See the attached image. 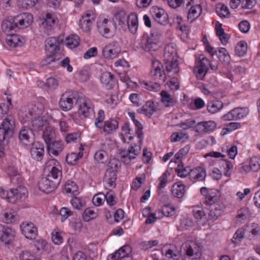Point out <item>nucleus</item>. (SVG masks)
I'll list each match as a JSON object with an SVG mask.
<instances>
[{
	"label": "nucleus",
	"mask_w": 260,
	"mask_h": 260,
	"mask_svg": "<svg viewBox=\"0 0 260 260\" xmlns=\"http://www.w3.org/2000/svg\"><path fill=\"white\" fill-rule=\"evenodd\" d=\"M2 219L6 223H12L18 220L19 216L12 209H6L2 214Z\"/></svg>",
	"instance_id": "obj_25"
},
{
	"label": "nucleus",
	"mask_w": 260,
	"mask_h": 260,
	"mask_svg": "<svg viewBox=\"0 0 260 260\" xmlns=\"http://www.w3.org/2000/svg\"><path fill=\"white\" fill-rule=\"evenodd\" d=\"M63 38L61 37L58 38L51 37L47 39L45 41L46 50L50 53H55L60 49V46L63 43Z\"/></svg>",
	"instance_id": "obj_15"
},
{
	"label": "nucleus",
	"mask_w": 260,
	"mask_h": 260,
	"mask_svg": "<svg viewBox=\"0 0 260 260\" xmlns=\"http://www.w3.org/2000/svg\"><path fill=\"white\" fill-rule=\"evenodd\" d=\"M150 73L154 80L164 82L165 81V75L164 74L163 71L161 70L151 71Z\"/></svg>",
	"instance_id": "obj_56"
},
{
	"label": "nucleus",
	"mask_w": 260,
	"mask_h": 260,
	"mask_svg": "<svg viewBox=\"0 0 260 260\" xmlns=\"http://www.w3.org/2000/svg\"><path fill=\"white\" fill-rule=\"evenodd\" d=\"M82 155L83 153L81 151L78 153L74 152L71 153L66 156V161L69 165H74Z\"/></svg>",
	"instance_id": "obj_46"
},
{
	"label": "nucleus",
	"mask_w": 260,
	"mask_h": 260,
	"mask_svg": "<svg viewBox=\"0 0 260 260\" xmlns=\"http://www.w3.org/2000/svg\"><path fill=\"white\" fill-rule=\"evenodd\" d=\"M219 60L222 63H228L231 59L230 54L224 48H219L216 53Z\"/></svg>",
	"instance_id": "obj_42"
},
{
	"label": "nucleus",
	"mask_w": 260,
	"mask_h": 260,
	"mask_svg": "<svg viewBox=\"0 0 260 260\" xmlns=\"http://www.w3.org/2000/svg\"><path fill=\"white\" fill-rule=\"evenodd\" d=\"M201 12V9L200 6L196 5L191 7L188 13V18L192 19H195L199 17Z\"/></svg>",
	"instance_id": "obj_50"
},
{
	"label": "nucleus",
	"mask_w": 260,
	"mask_h": 260,
	"mask_svg": "<svg viewBox=\"0 0 260 260\" xmlns=\"http://www.w3.org/2000/svg\"><path fill=\"white\" fill-rule=\"evenodd\" d=\"M42 0H20L22 7L25 9L34 7Z\"/></svg>",
	"instance_id": "obj_59"
},
{
	"label": "nucleus",
	"mask_w": 260,
	"mask_h": 260,
	"mask_svg": "<svg viewBox=\"0 0 260 260\" xmlns=\"http://www.w3.org/2000/svg\"><path fill=\"white\" fill-rule=\"evenodd\" d=\"M175 171L177 173L178 176L184 178L187 176L189 177L191 169L188 166L184 167L182 162H180L177 167L175 169Z\"/></svg>",
	"instance_id": "obj_41"
},
{
	"label": "nucleus",
	"mask_w": 260,
	"mask_h": 260,
	"mask_svg": "<svg viewBox=\"0 0 260 260\" xmlns=\"http://www.w3.org/2000/svg\"><path fill=\"white\" fill-rule=\"evenodd\" d=\"M71 203L74 208L78 210L84 206V202L82 201L80 198L75 196L71 200Z\"/></svg>",
	"instance_id": "obj_61"
},
{
	"label": "nucleus",
	"mask_w": 260,
	"mask_h": 260,
	"mask_svg": "<svg viewBox=\"0 0 260 260\" xmlns=\"http://www.w3.org/2000/svg\"><path fill=\"white\" fill-rule=\"evenodd\" d=\"M28 109V113L25 114V117H27V119L31 117L41 116L44 110L42 105L40 104L30 105Z\"/></svg>",
	"instance_id": "obj_34"
},
{
	"label": "nucleus",
	"mask_w": 260,
	"mask_h": 260,
	"mask_svg": "<svg viewBox=\"0 0 260 260\" xmlns=\"http://www.w3.org/2000/svg\"><path fill=\"white\" fill-rule=\"evenodd\" d=\"M126 23L129 30L135 34L138 27V16L135 13H131L126 17Z\"/></svg>",
	"instance_id": "obj_31"
},
{
	"label": "nucleus",
	"mask_w": 260,
	"mask_h": 260,
	"mask_svg": "<svg viewBox=\"0 0 260 260\" xmlns=\"http://www.w3.org/2000/svg\"><path fill=\"white\" fill-rule=\"evenodd\" d=\"M31 120V126L34 131H39L42 129L43 127L46 126L48 123L46 119H44L42 117H31L29 119L27 117H24V122H29Z\"/></svg>",
	"instance_id": "obj_19"
},
{
	"label": "nucleus",
	"mask_w": 260,
	"mask_h": 260,
	"mask_svg": "<svg viewBox=\"0 0 260 260\" xmlns=\"http://www.w3.org/2000/svg\"><path fill=\"white\" fill-rule=\"evenodd\" d=\"M43 133V138L46 144L53 141L55 137V132L53 128L47 124L45 127Z\"/></svg>",
	"instance_id": "obj_39"
},
{
	"label": "nucleus",
	"mask_w": 260,
	"mask_h": 260,
	"mask_svg": "<svg viewBox=\"0 0 260 260\" xmlns=\"http://www.w3.org/2000/svg\"><path fill=\"white\" fill-rule=\"evenodd\" d=\"M90 14H87L83 16L80 20V26L84 32H88L90 30L94 19L93 17L90 18Z\"/></svg>",
	"instance_id": "obj_33"
},
{
	"label": "nucleus",
	"mask_w": 260,
	"mask_h": 260,
	"mask_svg": "<svg viewBox=\"0 0 260 260\" xmlns=\"http://www.w3.org/2000/svg\"><path fill=\"white\" fill-rule=\"evenodd\" d=\"M157 109V103L149 101H147L145 105L141 108L138 109L137 111L139 113L143 114L150 117Z\"/></svg>",
	"instance_id": "obj_24"
},
{
	"label": "nucleus",
	"mask_w": 260,
	"mask_h": 260,
	"mask_svg": "<svg viewBox=\"0 0 260 260\" xmlns=\"http://www.w3.org/2000/svg\"><path fill=\"white\" fill-rule=\"evenodd\" d=\"M185 253L183 260H199L201 253L200 247L193 242L186 243L184 245Z\"/></svg>",
	"instance_id": "obj_6"
},
{
	"label": "nucleus",
	"mask_w": 260,
	"mask_h": 260,
	"mask_svg": "<svg viewBox=\"0 0 260 260\" xmlns=\"http://www.w3.org/2000/svg\"><path fill=\"white\" fill-rule=\"evenodd\" d=\"M78 188L77 185L74 182L68 180L66 183L64 190L67 193L76 196L78 192Z\"/></svg>",
	"instance_id": "obj_45"
},
{
	"label": "nucleus",
	"mask_w": 260,
	"mask_h": 260,
	"mask_svg": "<svg viewBox=\"0 0 260 260\" xmlns=\"http://www.w3.org/2000/svg\"><path fill=\"white\" fill-rule=\"evenodd\" d=\"M58 21V18L54 14L47 12L43 16L40 27L45 33L48 34L49 31L52 30L57 25Z\"/></svg>",
	"instance_id": "obj_7"
},
{
	"label": "nucleus",
	"mask_w": 260,
	"mask_h": 260,
	"mask_svg": "<svg viewBox=\"0 0 260 260\" xmlns=\"http://www.w3.org/2000/svg\"><path fill=\"white\" fill-rule=\"evenodd\" d=\"M208 71L204 68L196 66L194 70V72L199 79L202 80L205 77Z\"/></svg>",
	"instance_id": "obj_64"
},
{
	"label": "nucleus",
	"mask_w": 260,
	"mask_h": 260,
	"mask_svg": "<svg viewBox=\"0 0 260 260\" xmlns=\"http://www.w3.org/2000/svg\"><path fill=\"white\" fill-rule=\"evenodd\" d=\"M61 178L51 177L47 175L46 177H41L38 181V187L40 190L48 193L52 192L60 184Z\"/></svg>",
	"instance_id": "obj_4"
},
{
	"label": "nucleus",
	"mask_w": 260,
	"mask_h": 260,
	"mask_svg": "<svg viewBox=\"0 0 260 260\" xmlns=\"http://www.w3.org/2000/svg\"><path fill=\"white\" fill-rule=\"evenodd\" d=\"M80 138V134L79 133H72L66 136L65 140L67 143H75L79 141Z\"/></svg>",
	"instance_id": "obj_54"
},
{
	"label": "nucleus",
	"mask_w": 260,
	"mask_h": 260,
	"mask_svg": "<svg viewBox=\"0 0 260 260\" xmlns=\"http://www.w3.org/2000/svg\"><path fill=\"white\" fill-rule=\"evenodd\" d=\"M27 189L24 186H19L16 188L11 189L7 192V200L11 203H15L18 200L26 197Z\"/></svg>",
	"instance_id": "obj_8"
},
{
	"label": "nucleus",
	"mask_w": 260,
	"mask_h": 260,
	"mask_svg": "<svg viewBox=\"0 0 260 260\" xmlns=\"http://www.w3.org/2000/svg\"><path fill=\"white\" fill-rule=\"evenodd\" d=\"M244 234L245 230L244 229L240 228L238 229L231 240L232 242L236 244L238 242L241 241L244 237Z\"/></svg>",
	"instance_id": "obj_55"
},
{
	"label": "nucleus",
	"mask_w": 260,
	"mask_h": 260,
	"mask_svg": "<svg viewBox=\"0 0 260 260\" xmlns=\"http://www.w3.org/2000/svg\"><path fill=\"white\" fill-rule=\"evenodd\" d=\"M33 16L29 13L20 14L15 17V21L20 28H26L30 26L33 22Z\"/></svg>",
	"instance_id": "obj_16"
},
{
	"label": "nucleus",
	"mask_w": 260,
	"mask_h": 260,
	"mask_svg": "<svg viewBox=\"0 0 260 260\" xmlns=\"http://www.w3.org/2000/svg\"><path fill=\"white\" fill-rule=\"evenodd\" d=\"M161 96V102L166 107H170L176 104V100L173 95L168 92L162 90L160 93Z\"/></svg>",
	"instance_id": "obj_30"
},
{
	"label": "nucleus",
	"mask_w": 260,
	"mask_h": 260,
	"mask_svg": "<svg viewBox=\"0 0 260 260\" xmlns=\"http://www.w3.org/2000/svg\"><path fill=\"white\" fill-rule=\"evenodd\" d=\"M141 84L144 88L151 91L156 92L160 89V85L157 82L143 81Z\"/></svg>",
	"instance_id": "obj_49"
},
{
	"label": "nucleus",
	"mask_w": 260,
	"mask_h": 260,
	"mask_svg": "<svg viewBox=\"0 0 260 260\" xmlns=\"http://www.w3.org/2000/svg\"><path fill=\"white\" fill-rule=\"evenodd\" d=\"M238 109L236 108L223 116V119L225 120H238Z\"/></svg>",
	"instance_id": "obj_57"
},
{
	"label": "nucleus",
	"mask_w": 260,
	"mask_h": 260,
	"mask_svg": "<svg viewBox=\"0 0 260 260\" xmlns=\"http://www.w3.org/2000/svg\"><path fill=\"white\" fill-rule=\"evenodd\" d=\"M224 206L223 204H218L217 206L213 207L209 213L208 220L214 221L221 215Z\"/></svg>",
	"instance_id": "obj_35"
},
{
	"label": "nucleus",
	"mask_w": 260,
	"mask_h": 260,
	"mask_svg": "<svg viewBox=\"0 0 260 260\" xmlns=\"http://www.w3.org/2000/svg\"><path fill=\"white\" fill-rule=\"evenodd\" d=\"M132 120L137 127L136 134L137 135L138 137L140 139L139 143L140 145H141L142 143V139L143 138V133L142 131L143 129V126L139 121L134 118V115L132 117Z\"/></svg>",
	"instance_id": "obj_51"
},
{
	"label": "nucleus",
	"mask_w": 260,
	"mask_h": 260,
	"mask_svg": "<svg viewBox=\"0 0 260 260\" xmlns=\"http://www.w3.org/2000/svg\"><path fill=\"white\" fill-rule=\"evenodd\" d=\"M14 20L15 17H8L3 21L2 28L8 35L11 34V32L13 30L16 31L18 28V24Z\"/></svg>",
	"instance_id": "obj_22"
},
{
	"label": "nucleus",
	"mask_w": 260,
	"mask_h": 260,
	"mask_svg": "<svg viewBox=\"0 0 260 260\" xmlns=\"http://www.w3.org/2000/svg\"><path fill=\"white\" fill-rule=\"evenodd\" d=\"M34 138L32 130L25 126H23L19 131V139L21 143L27 145L30 142V140Z\"/></svg>",
	"instance_id": "obj_18"
},
{
	"label": "nucleus",
	"mask_w": 260,
	"mask_h": 260,
	"mask_svg": "<svg viewBox=\"0 0 260 260\" xmlns=\"http://www.w3.org/2000/svg\"><path fill=\"white\" fill-rule=\"evenodd\" d=\"M107 19H105L98 23V30L100 33L106 38H110L113 36V32L110 29V24Z\"/></svg>",
	"instance_id": "obj_32"
},
{
	"label": "nucleus",
	"mask_w": 260,
	"mask_h": 260,
	"mask_svg": "<svg viewBox=\"0 0 260 260\" xmlns=\"http://www.w3.org/2000/svg\"><path fill=\"white\" fill-rule=\"evenodd\" d=\"M79 38L77 35H71L69 37L66 38V45L70 48H75L79 45Z\"/></svg>",
	"instance_id": "obj_44"
},
{
	"label": "nucleus",
	"mask_w": 260,
	"mask_h": 260,
	"mask_svg": "<svg viewBox=\"0 0 260 260\" xmlns=\"http://www.w3.org/2000/svg\"><path fill=\"white\" fill-rule=\"evenodd\" d=\"M14 127L15 123L13 119L9 117L4 119L0 125V149L3 148L2 143L12 136Z\"/></svg>",
	"instance_id": "obj_5"
},
{
	"label": "nucleus",
	"mask_w": 260,
	"mask_h": 260,
	"mask_svg": "<svg viewBox=\"0 0 260 260\" xmlns=\"http://www.w3.org/2000/svg\"><path fill=\"white\" fill-rule=\"evenodd\" d=\"M185 192V186L180 182L175 183L172 186V194L176 198H181L184 196Z\"/></svg>",
	"instance_id": "obj_38"
},
{
	"label": "nucleus",
	"mask_w": 260,
	"mask_h": 260,
	"mask_svg": "<svg viewBox=\"0 0 260 260\" xmlns=\"http://www.w3.org/2000/svg\"><path fill=\"white\" fill-rule=\"evenodd\" d=\"M216 12L217 14L221 17H225L229 14L228 7L224 5H219L217 7Z\"/></svg>",
	"instance_id": "obj_63"
},
{
	"label": "nucleus",
	"mask_w": 260,
	"mask_h": 260,
	"mask_svg": "<svg viewBox=\"0 0 260 260\" xmlns=\"http://www.w3.org/2000/svg\"><path fill=\"white\" fill-rule=\"evenodd\" d=\"M44 171L48 172L51 177H55L57 178H61V167L55 159H51L46 162L44 167Z\"/></svg>",
	"instance_id": "obj_9"
},
{
	"label": "nucleus",
	"mask_w": 260,
	"mask_h": 260,
	"mask_svg": "<svg viewBox=\"0 0 260 260\" xmlns=\"http://www.w3.org/2000/svg\"><path fill=\"white\" fill-rule=\"evenodd\" d=\"M162 214L167 217L173 216L175 213V208L169 205H165L162 207L161 211Z\"/></svg>",
	"instance_id": "obj_60"
},
{
	"label": "nucleus",
	"mask_w": 260,
	"mask_h": 260,
	"mask_svg": "<svg viewBox=\"0 0 260 260\" xmlns=\"http://www.w3.org/2000/svg\"><path fill=\"white\" fill-rule=\"evenodd\" d=\"M118 127V122L113 119H109L104 122L103 131L106 134H110L115 131Z\"/></svg>",
	"instance_id": "obj_37"
},
{
	"label": "nucleus",
	"mask_w": 260,
	"mask_h": 260,
	"mask_svg": "<svg viewBox=\"0 0 260 260\" xmlns=\"http://www.w3.org/2000/svg\"><path fill=\"white\" fill-rule=\"evenodd\" d=\"M80 95L76 91L70 90L64 92L61 96L59 105L61 110L67 111L71 109L75 103H78Z\"/></svg>",
	"instance_id": "obj_3"
},
{
	"label": "nucleus",
	"mask_w": 260,
	"mask_h": 260,
	"mask_svg": "<svg viewBox=\"0 0 260 260\" xmlns=\"http://www.w3.org/2000/svg\"><path fill=\"white\" fill-rule=\"evenodd\" d=\"M132 252V248L129 245H125L121 247L117 251L111 255L113 260H133L128 255Z\"/></svg>",
	"instance_id": "obj_17"
},
{
	"label": "nucleus",
	"mask_w": 260,
	"mask_h": 260,
	"mask_svg": "<svg viewBox=\"0 0 260 260\" xmlns=\"http://www.w3.org/2000/svg\"><path fill=\"white\" fill-rule=\"evenodd\" d=\"M7 44L13 47L21 46L24 43L23 38L18 35L13 34L12 32L8 35L6 38Z\"/></svg>",
	"instance_id": "obj_28"
},
{
	"label": "nucleus",
	"mask_w": 260,
	"mask_h": 260,
	"mask_svg": "<svg viewBox=\"0 0 260 260\" xmlns=\"http://www.w3.org/2000/svg\"><path fill=\"white\" fill-rule=\"evenodd\" d=\"M46 145L49 153L55 156L58 155L63 149V144L60 141H52Z\"/></svg>",
	"instance_id": "obj_26"
},
{
	"label": "nucleus",
	"mask_w": 260,
	"mask_h": 260,
	"mask_svg": "<svg viewBox=\"0 0 260 260\" xmlns=\"http://www.w3.org/2000/svg\"><path fill=\"white\" fill-rule=\"evenodd\" d=\"M59 214L61 216V221L63 222L69 216L72 215V212L67 207H62L60 209Z\"/></svg>",
	"instance_id": "obj_62"
},
{
	"label": "nucleus",
	"mask_w": 260,
	"mask_h": 260,
	"mask_svg": "<svg viewBox=\"0 0 260 260\" xmlns=\"http://www.w3.org/2000/svg\"><path fill=\"white\" fill-rule=\"evenodd\" d=\"M216 127V124L213 121L200 122L196 126L195 131L199 134H204L214 130Z\"/></svg>",
	"instance_id": "obj_20"
},
{
	"label": "nucleus",
	"mask_w": 260,
	"mask_h": 260,
	"mask_svg": "<svg viewBox=\"0 0 260 260\" xmlns=\"http://www.w3.org/2000/svg\"><path fill=\"white\" fill-rule=\"evenodd\" d=\"M120 161L116 158L111 159L107 165L106 170L117 171V169L120 167Z\"/></svg>",
	"instance_id": "obj_52"
},
{
	"label": "nucleus",
	"mask_w": 260,
	"mask_h": 260,
	"mask_svg": "<svg viewBox=\"0 0 260 260\" xmlns=\"http://www.w3.org/2000/svg\"><path fill=\"white\" fill-rule=\"evenodd\" d=\"M77 104L79 107V112L85 117L89 116L93 111V107L89 99L81 95Z\"/></svg>",
	"instance_id": "obj_11"
},
{
	"label": "nucleus",
	"mask_w": 260,
	"mask_h": 260,
	"mask_svg": "<svg viewBox=\"0 0 260 260\" xmlns=\"http://www.w3.org/2000/svg\"><path fill=\"white\" fill-rule=\"evenodd\" d=\"M206 176L205 170L202 167H197L191 169L189 178L192 182L195 183L204 180Z\"/></svg>",
	"instance_id": "obj_23"
},
{
	"label": "nucleus",
	"mask_w": 260,
	"mask_h": 260,
	"mask_svg": "<svg viewBox=\"0 0 260 260\" xmlns=\"http://www.w3.org/2000/svg\"><path fill=\"white\" fill-rule=\"evenodd\" d=\"M223 104L219 101H216L208 104L207 109L209 112L215 113L223 107Z\"/></svg>",
	"instance_id": "obj_47"
},
{
	"label": "nucleus",
	"mask_w": 260,
	"mask_h": 260,
	"mask_svg": "<svg viewBox=\"0 0 260 260\" xmlns=\"http://www.w3.org/2000/svg\"><path fill=\"white\" fill-rule=\"evenodd\" d=\"M44 152V145L39 142L32 144L30 149V153L32 158L38 161L41 160Z\"/></svg>",
	"instance_id": "obj_27"
},
{
	"label": "nucleus",
	"mask_w": 260,
	"mask_h": 260,
	"mask_svg": "<svg viewBox=\"0 0 260 260\" xmlns=\"http://www.w3.org/2000/svg\"><path fill=\"white\" fill-rule=\"evenodd\" d=\"M247 50V44L244 41L239 42L235 48V52L239 56H244Z\"/></svg>",
	"instance_id": "obj_48"
},
{
	"label": "nucleus",
	"mask_w": 260,
	"mask_h": 260,
	"mask_svg": "<svg viewBox=\"0 0 260 260\" xmlns=\"http://www.w3.org/2000/svg\"><path fill=\"white\" fill-rule=\"evenodd\" d=\"M164 58L166 71L173 74L179 72L176 53L172 44H168L165 48Z\"/></svg>",
	"instance_id": "obj_1"
},
{
	"label": "nucleus",
	"mask_w": 260,
	"mask_h": 260,
	"mask_svg": "<svg viewBox=\"0 0 260 260\" xmlns=\"http://www.w3.org/2000/svg\"><path fill=\"white\" fill-rule=\"evenodd\" d=\"M19 260H40L28 251H22L19 254Z\"/></svg>",
	"instance_id": "obj_53"
},
{
	"label": "nucleus",
	"mask_w": 260,
	"mask_h": 260,
	"mask_svg": "<svg viewBox=\"0 0 260 260\" xmlns=\"http://www.w3.org/2000/svg\"><path fill=\"white\" fill-rule=\"evenodd\" d=\"M162 32L158 29H153L146 39L142 42V47L148 52H151L157 50L159 48L158 42L162 36Z\"/></svg>",
	"instance_id": "obj_2"
},
{
	"label": "nucleus",
	"mask_w": 260,
	"mask_h": 260,
	"mask_svg": "<svg viewBox=\"0 0 260 260\" xmlns=\"http://www.w3.org/2000/svg\"><path fill=\"white\" fill-rule=\"evenodd\" d=\"M116 171L106 170L104 181L112 187L115 185V181L116 179Z\"/></svg>",
	"instance_id": "obj_40"
},
{
	"label": "nucleus",
	"mask_w": 260,
	"mask_h": 260,
	"mask_svg": "<svg viewBox=\"0 0 260 260\" xmlns=\"http://www.w3.org/2000/svg\"><path fill=\"white\" fill-rule=\"evenodd\" d=\"M100 79L102 84L108 89L113 88L115 85L114 76L110 72L103 73L101 75Z\"/></svg>",
	"instance_id": "obj_29"
},
{
	"label": "nucleus",
	"mask_w": 260,
	"mask_h": 260,
	"mask_svg": "<svg viewBox=\"0 0 260 260\" xmlns=\"http://www.w3.org/2000/svg\"><path fill=\"white\" fill-rule=\"evenodd\" d=\"M97 215L98 212L96 209L88 208L84 210L82 217L85 221L88 222L95 218Z\"/></svg>",
	"instance_id": "obj_43"
},
{
	"label": "nucleus",
	"mask_w": 260,
	"mask_h": 260,
	"mask_svg": "<svg viewBox=\"0 0 260 260\" xmlns=\"http://www.w3.org/2000/svg\"><path fill=\"white\" fill-rule=\"evenodd\" d=\"M121 52V47L116 42L107 45L103 49V55L107 59H114Z\"/></svg>",
	"instance_id": "obj_10"
},
{
	"label": "nucleus",
	"mask_w": 260,
	"mask_h": 260,
	"mask_svg": "<svg viewBox=\"0 0 260 260\" xmlns=\"http://www.w3.org/2000/svg\"><path fill=\"white\" fill-rule=\"evenodd\" d=\"M155 20L161 25H165L168 23V15L162 9H154L151 12Z\"/></svg>",
	"instance_id": "obj_21"
},
{
	"label": "nucleus",
	"mask_w": 260,
	"mask_h": 260,
	"mask_svg": "<svg viewBox=\"0 0 260 260\" xmlns=\"http://www.w3.org/2000/svg\"><path fill=\"white\" fill-rule=\"evenodd\" d=\"M22 234L28 239H34L38 235V230L34 223L24 222L20 225Z\"/></svg>",
	"instance_id": "obj_13"
},
{
	"label": "nucleus",
	"mask_w": 260,
	"mask_h": 260,
	"mask_svg": "<svg viewBox=\"0 0 260 260\" xmlns=\"http://www.w3.org/2000/svg\"><path fill=\"white\" fill-rule=\"evenodd\" d=\"M141 150L140 145H135L128 147L127 151H123L121 153V158L125 164H128L132 159H135L140 154Z\"/></svg>",
	"instance_id": "obj_14"
},
{
	"label": "nucleus",
	"mask_w": 260,
	"mask_h": 260,
	"mask_svg": "<svg viewBox=\"0 0 260 260\" xmlns=\"http://www.w3.org/2000/svg\"><path fill=\"white\" fill-rule=\"evenodd\" d=\"M204 203L208 206H217L218 204H222L220 201L219 196L217 194L210 193L205 198Z\"/></svg>",
	"instance_id": "obj_36"
},
{
	"label": "nucleus",
	"mask_w": 260,
	"mask_h": 260,
	"mask_svg": "<svg viewBox=\"0 0 260 260\" xmlns=\"http://www.w3.org/2000/svg\"><path fill=\"white\" fill-rule=\"evenodd\" d=\"M199 60L198 61L197 66L208 70V66L210 63L209 60L203 55L199 57Z\"/></svg>",
	"instance_id": "obj_58"
},
{
	"label": "nucleus",
	"mask_w": 260,
	"mask_h": 260,
	"mask_svg": "<svg viewBox=\"0 0 260 260\" xmlns=\"http://www.w3.org/2000/svg\"><path fill=\"white\" fill-rule=\"evenodd\" d=\"M16 232L12 228L0 224V240L6 244L11 243L15 239Z\"/></svg>",
	"instance_id": "obj_12"
}]
</instances>
